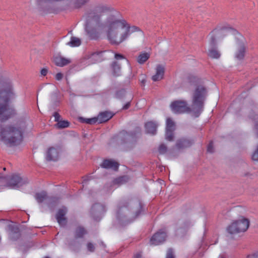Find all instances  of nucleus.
<instances>
[{
    "label": "nucleus",
    "mask_w": 258,
    "mask_h": 258,
    "mask_svg": "<svg viewBox=\"0 0 258 258\" xmlns=\"http://www.w3.org/2000/svg\"><path fill=\"white\" fill-rule=\"evenodd\" d=\"M106 28V36L112 44L118 45L140 29L131 26L121 13L113 7L101 4L90 10L85 16V30L89 37L97 39Z\"/></svg>",
    "instance_id": "obj_1"
},
{
    "label": "nucleus",
    "mask_w": 258,
    "mask_h": 258,
    "mask_svg": "<svg viewBox=\"0 0 258 258\" xmlns=\"http://www.w3.org/2000/svg\"><path fill=\"white\" fill-rule=\"evenodd\" d=\"M207 95V90L202 85L197 86L191 99V106L189 107L185 101L176 100L170 105L171 109L175 113H183L193 112L196 117H198L203 111L204 101Z\"/></svg>",
    "instance_id": "obj_2"
},
{
    "label": "nucleus",
    "mask_w": 258,
    "mask_h": 258,
    "mask_svg": "<svg viewBox=\"0 0 258 258\" xmlns=\"http://www.w3.org/2000/svg\"><path fill=\"white\" fill-rule=\"evenodd\" d=\"M0 119L6 120L16 114L15 110L9 105L11 99L15 97V93L11 80L7 78L0 79Z\"/></svg>",
    "instance_id": "obj_3"
},
{
    "label": "nucleus",
    "mask_w": 258,
    "mask_h": 258,
    "mask_svg": "<svg viewBox=\"0 0 258 258\" xmlns=\"http://www.w3.org/2000/svg\"><path fill=\"white\" fill-rule=\"evenodd\" d=\"M27 125L26 119H21L14 125H8L2 128L0 132L1 140L10 146L20 144L23 141V134Z\"/></svg>",
    "instance_id": "obj_4"
},
{
    "label": "nucleus",
    "mask_w": 258,
    "mask_h": 258,
    "mask_svg": "<svg viewBox=\"0 0 258 258\" xmlns=\"http://www.w3.org/2000/svg\"><path fill=\"white\" fill-rule=\"evenodd\" d=\"M234 30L230 27L216 28L213 30L209 34V43L210 48L209 49L208 56L213 58H219L220 53L215 47L216 39L222 38L225 36H227L232 33Z\"/></svg>",
    "instance_id": "obj_5"
},
{
    "label": "nucleus",
    "mask_w": 258,
    "mask_h": 258,
    "mask_svg": "<svg viewBox=\"0 0 258 258\" xmlns=\"http://www.w3.org/2000/svg\"><path fill=\"white\" fill-rule=\"evenodd\" d=\"M28 183L26 177H22L18 174H14L11 178L0 176V188L8 186L13 188H19Z\"/></svg>",
    "instance_id": "obj_6"
},
{
    "label": "nucleus",
    "mask_w": 258,
    "mask_h": 258,
    "mask_svg": "<svg viewBox=\"0 0 258 258\" xmlns=\"http://www.w3.org/2000/svg\"><path fill=\"white\" fill-rule=\"evenodd\" d=\"M249 226V221L244 217L233 221L227 228L230 234H237L246 231Z\"/></svg>",
    "instance_id": "obj_7"
},
{
    "label": "nucleus",
    "mask_w": 258,
    "mask_h": 258,
    "mask_svg": "<svg viewBox=\"0 0 258 258\" xmlns=\"http://www.w3.org/2000/svg\"><path fill=\"white\" fill-rule=\"evenodd\" d=\"M90 0H69L67 1L66 4L61 8H50L47 10L49 13H57L60 11L66 10H74L79 9L83 7L89 2Z\"/></svg>",
    "instance_id": "obj_8"
},
{
    "label": "nucleus",
    "mask_w": 258,
    "mask_h": 258,
    "mask_svg": "<svg viewBox=\"0 0 258 258\" xmlns=\"http://www.w3.org/2000/svg\"><path fill=\"white\" fill-rule=\"evenodd\" d=\"M114 114L111 112L105 111L100 112L97 117L91 118H81L82 122L88 124H93L96 123H102L111 119Z\"/></svg>",
    "instance_id": "obj_9"
},
{
    "label": "nucleus",
    "mask_w": 258,
    "mask_h": 258,
    "mask_svg": "<svg viewBox=\"0 0 258 258\" xmlns=\"http://www.w3.org/2000/svg\"><path fill=\"white\" fill-rule=\"evenodd\" d=\"M166 237V233L162 230H159L151 238L150 243L152 245H159L164 242Z\"/></svg>",
    "instance_id": "obj_10"
},
{
    "label": "nucleus",
    "mask_w": 258,
    "mask_h": 258,
    "mask_svg": "<svg viewBox=\"0 0 258 258\" xmlns=\"http://www.w3.org/2000/svg\"><path fill=\"white\" fill-rule=\"evenodd\" d=\"M66 213V208L63 207L62 208L59 209L56 215V220L60 226L65 225L67 223V219L64 217Z\"/></svg>",
    "instance_id": "obj_11"
},
{
    "label": "nucleus",
    "mask_w": 258,
    "mask_h": 258,
    "mask_svg": "<svg viewBox=\"0 0 258 258\" xmlns=\"http://www.w3.org/2000/svg\"><path fill=\"white\" fill-rule=\"evenodd\" d=\"M165 73V68L161 64H158L156 68V73L152 77L153 81L156 82L162 80Z\"/></svg>",
    "instance_id": "obj_12"
},
{
    "label": "nucleus",
    "mask_w": 258,
    "mask_h": 258,
    "mask_svg": "<svg viewBox=\"0 0 258 258\" xmlns=\"http://www.w3.org/2000/svg\"><path fill=\"white\" fill-rule=\"evenodd\" d=\"M58 157V152L56 149L51 147L48 149L46 158L47 161H56Z\"/></svg>",
    "instance_id": "obj_13"
},
{
    "label": "nucleus",
    "mask_w": 258,
    "mask_h": 258,
    "mask_svg": "<svg viewBox=\"0 0 258 258\" xmlns=\"http://www.w3.org/2000/svg\"><path fill=\"white\" fill-rule=\"evenodd\" d=\"M101 166L104 168H111L116 171L118 169L119 164L113 160L106 159L103 161Z\"/></svg>",
    "instance_id": "obj_14"
},
{
    "label": "nucleus",
    "mask_w": 258,
    "mask_h": 258,
    "mask_svg": "<svg viewBox=\"0 0 258 258\" xmlns=\"http://www.w3.org/2000/svg\"><path fill=\"white\" fill-rule=\"evenodd\" d=\"M145 127L147 133L155 135L156 133L157 124L154 121H148L145 124Z\"/></svg>",
    "instance_id": "obj_15"
},
{
    "label": "nucleus",
    "mask_w": 258,
    "mask_h": 258,
    "mask_svg": "<svg viewBox=\"0 0 258 258\" xmlns=\"http://www.w3.org/2000/svg\"><path fill=\"white\" fill-rule=\"evenodd\" d=\"M192 144V142L191 141L186 139H182L177 141L176 147L178 149H182L189 147Z\"/></svg>",
    "instance_id": "obj_16"
},
{
    "label": "nucleus",
    "mask_w": 258,
    "mask_h": 258,
    "mask_svg": "<svg viewBox=\"0 0 258 258\" xmlns=\"http://www.w3.org/2000/svg\"><path fill=\"white\" fill-rule=\"evenodd\" d=\"M54 61L57 66L61 67L71 62L69 59L60 56H55L54 58Z\"/></svg>",
    "instance_id": "obj_17"
},
{
    "label": "nucleus",
    "mask_w": 258,
    "mask_h": 258,
    "mask_svg": "<svg viewBox=\"0 0 258 258\" xmlns=\"http://www.w3.org/2000/svg\"><path fill=\"white\" fill-rule=\"evenodd\" d=\"M150 57V54L147 52L140 53L137 58V62L140 64H144Z\"/></svg>",
    "instance_id": "obj_18"
},
{
    "label": "nucleus",
    "mask_w": 258,
    "mask_h": 258,
    "mask_svg": "<svg viewBox=\"0 0 258 258\" xmlns=\"http://www.w3.org/2000/svg\"><path fill=\"white\" fill-rule=\"evenodd\" d=\"M81 40L77 37H72L71 40L67 43V44L71 47H77L81 45Z\"/></svg>",
    "instance_id": "obj_19"
},
{
    "label": "nucleus",
    "mask_w": 258,
    "mask_h": 258,
    "mask_svg": "<svg viewBox=\"0 0 258 258\" xmlns=\"http://www.w3.org/2000/svg\"><path fill=\"white\" fill-rule=\"evenodd\" d=\"M245 47L244 45H240L238 50L236 54V57L238 59H242L244 56Z\"/></svg>",
    "instance_id": "obj_20"
},
{
    "label": "nucleus",
    "mask_w": 258,
    "mask_h": 258,
    "mask_svg": "<svg viewBox=\"0 0 258 258\" xmlns=\"http://www.w3.org/2000/svg\"><path fill=\"white\" fill-rule=\"evenodd\" d=\"M86 233L87 232L84 228L79 226L76 230L75 236L77 238H82Z\"/></svg>",
    "instance_id": "obj_21"
},
{
    "label": "nucleus",
    "mask_w": 258,
    "mask_h": 258,
    "mask_svg": "<svg viewBox=\"0 0 258 258\" xmlns=\"http://www.w3.org/2000/svg\"><path fill=\"white\" fill-rule=\"evenodd\" d=\"M47 195L45 191H41L36 194L35 198L38 203H42L47 199Z\"/></svg>",
    "instance_id": "obj_22"
},
{
    "label": "nucleus",
    "mask_w": 258,
    "mask_h": 258,
    "mask_svg": "<svg viewBox=\"0 0 258 258\" xmlns=\"http://www.w3.org/2000/svg\"><path fill=\"white\" fill-rule=\"evenodd\" d=\"M112 69L113 71V74L115 76H117L119 75V73L120 71V67L119 64L116 62H114L112 64Z\"/></svg>",
    "instance_id": "obj_23"
},
{
    "label": "nucleus",
    "mask_w": 258,
    "mask_h": 258,
    "mask_svg": "<svg viewBox=\"0 0 258 258\" xmlns=\"http://www.w3.org/2000/svg\"><path fill=\"white\" fill-rule=\"evenodd\" d=\"M128 180V177L126 176H123L115 179L113 181L114 183L121 184L125 183Z\"/></svg>",
    "instance_id": "obj_24"
},
{
    "label": "nucleus",
    "mask_w": 258,
    "mask_h": 258,
    "mask_svg": "<svg viewBox=\"0 0 258 258\" xmlns=\"http://www.w3.org/2000/svg\"><path fill=\"white\" fill-rule=\"evenodd\" d=\"M174 130L166 129L165 139L168 141H172L174 138L173 132Z\"/></svg>",
    "instance_id": "obj_25"
},
{
    "label": "nucleus",
    "mask_w": 258,
    "mask_h": 258,
    "mask_svg": "<svg viewBox=\"0 0 258 258\" xmlns=\"http://www.w3.org/2000/svg\"><path fill=\"white\" fill-rule=\"evenodd\" d=\"M103 52H95L93 53L90 58L94 59L95 61H99L102 60L101 57Z\"/></svg>",
    "instance_id": "obj_26"
},
{
    "label": "nucleus",
    "mask_w": 258,
    "mask_h": 258,
    "mask_svg": "<svg viewBox=\"0 0 258 258\" xmlns=\"http://www.w3.org/2000/svg\"><path fill=\"white\" fill-rule=\"evenodd\" d=\"M70 123L67 120H60L55 124V126L58 128H63L69 126Z\"/></svg>",
    "instance_id": "obj_27"
},
{
    "label": "nucleus",
    "mask_w": 258,
    "mask_h": 258,
    "mask_svg": "<svg viewBox=\"0 0 258 258\" xmlns=\"http://www.w3.org/2000/svg\"><path fill=\"white\" fill-rule=\"evenodd\" d=\"M166 129L175 130V123L170 118H167L166 120Z\"/></svg>",
    "instance_id": "obj_28"
},
{
    "label": "nucleus",
    "mask_w": 258,
    "mask_h": 258,
    "mask_svg": "<svg viewBox=\"0 0 258 258\" xmlns=\"http://www.w3.org/2000/svg\"><path fill=\"white\" fill-rule=\"evenodd\" d=\"M159 152L160 154H164L167 151V147L164 144H161L158 149Z\"/></svg>",
    "instance_id": "obj_29"
},
{
    "label": "nucleus",
    "mask_w": 258,
    "mask_h": 258,
    "mask_svg": "<svg viewBox=\"0 0 258 258\" xmlns=\"http://www.w3.org/2000/svg\"><path fill=\"white\" fill-rule=\"evenodd\" d=\"M114 57L116 60H120V59H126V60L127 62H128V60L126 59L123 55L119 54V53H115Z\"/></svg>",
    "instance_id": "obj_30"
},
{
    "label": "nucleus",
    "mask_w": 258,
    "mask_h": 258,
    "mask_svg": "<svg viewBox=\"0 0 258 258\" xmlns=\"http://www.w3.org/2000/svg\"><path fill=\"white\" fill-rule=\"evenodd\" d=\"M166 258H174L172 249L169 248L168 249Z\"/></svg>",
    "instance_id": "obj_31"
},
{
    "label": "nucleus",
    "mask_w": 258,
    "mask_h": 258,
    "mask_svg": "<svg viewBox=\"0 0 258 258\" xmlns=\"http://www.w3.org/2000/svg\"><path fill=\"white\" fill-rule=\"evenodd\" d=\"M207 151L209 153H213L214 151V147L213 142H211L207 147Z\"/></svg>",
    "instance_id": "obj_32"
},
{
    "label": "nucleus",
    "mask_w": 258,
    "mask_h": 258,
    "mask_svg": "<svg viewBox=\"0 0 258 258\" xmlns=\"http://www.w3.org/2000/svg\"><path fill=\"white\" fill-rule=\"evenodd\" d=\"M87 249L89 251H90V252H93L95 250V247L94 246V245L91 243V242H89L87 244Z\"/></svg>",
    "instance_id": "obj_33"
},
{
    "label": "nucleus",
    "mask_w": 258,
    "mask_h": 258,
    "mask_svg": "<svg viewBox=\"0 0 258 258\" xmlns=\"http://www.w3.org/2000/svg\"><path fill=\"white\" fill-rule=\"evenodd\" d=\"M125 91L124 90H121L118 91L116 93V97L120 98L122 96H123L125 94Z\"/></svg>",
    "instance_id": "obj_34"
},
{
    "label": "nucleus",
    "mask_w": 258,
    "mask_h": 258,
    "mask_svg": "<svg viewBox=\"0 0 258 258\" xmlns=\"http://www.w3.org/2000/svg\"><path fill=\"white\" fill-rule=\"evenodd\" d=\"M63 78V74L61 73H58L55 75V78L57 81L61 80Z\"/></svg>",
    "instance_id": "obj_35"
},
{
    "label": "nucleus",
    "mask_w": 258,
    "mask_h": 258,
    "mask_svg": "<svg viewBox=\"0 0 258 258\" xmlns=\"http://www.w3.org/2000/svg\"><path fill=\"white\" fill-rule=\"evenodd\" d=\"M48 73V69L46 68H44L41 69L40 71L41 75L43 76H45Z\"/></svg>",
    "instance_id": "obj_36"
},
{
    "label": "nucleus",
    "mask_w": 258,
    "mask_h": 258,
    "mask_svg": "<svg viewBox=\"0 0 258 258\" xmlns=\"http://www.w3.org/2000/svg\"><path fill=\"white\" fill-rule=\"evenodd\" d=\"M53 116L54 117L55 121H57V122L59 121V119L60 118V116L58 113L55 112L53 114Z\"/></svg>",
    "instance_id": "obj_37"
},
{
    "label": "nucleus",
    "mask_w": 258,
    "mask_h": 258,
    "mask_svg": "<svg viewBox=\"0 0 258 258\" xmlns=\"http://www.w3.org/2000/svg\"><path fill=\"white\" fill-rule=\"evenodd\" d=\"M247 258H258V252L248 255Z\"/></svg>",
    "instance_id": "obj_38"
},
{
    "label": "nucleus",
    "mask_w": 258,
    "mask_h": 258,
    "mask_svg": "<svg viewBox=\"0 0 258 258\" xmlns=\"http://www.w3.org/2000/svg\"><path fill=\"white\" fill-rule=\"evenodd\" d=\"M130 106V102H127L126 104H125L123 106L122 108L123 109H127V108H129Z\"/></svg>",
    "instance_id": "obj_39"
},
{
    "label": "nucleus",
    "mask_w": 258,
    "mask_h": 258,
    "mask_svg": "<svg viewBox=\"0 0 258 258\" xmlns=\"http://www.w3.org/2000/svg\"><path fill=\"white\" fill-rule=\"evenodd\" d=\"M142 255L140 253H137L134 255V258H141Z\"/></svg>",
    "instance_id": "obj_40"
},
{
    "label": "nucleus",
    "mask_w": 258,
    "mask_h": 258,
    "mask_svg": "<svg viewBox=\"0 0 258 258\" xmlns=\"http://www.w3.org/2000/svg\"><path fill=\"white\" fill-rule=\"evenodd\" d=\"M255 130L258 132V122H256L254 126Z\"/></svg>",
    "instance_id": "obj_41"
},
{
    "label": "nucleus",
    "mask_w": 258,
    "mask_h": 258,
    "mask_svg": "<svg viewBox=\"0 0 258 258\" xmlns=\"http://www.w3.org/2000/svg\"><path fill=\"white\" fill-rule=\"evenodd\" d=\"M140 210L137 212L136 217H137L140 214Z\"/></svg>",
    "instance_id": "obj_42"
},
{
    "label": "nucleus",
    "mask_w": 258,
    "mask_h": 258,
    "mask_svg": "<svg viewBox=\"0 0 258 258\" xmlns=\"http://www.w3.org/2000/svg\"><path fill=\"white\" fill-rule=\"evenodd\" d=\"M218 258H225V257L224 255H219Z\"/></svg>",
    "instance_id": "obj_43"
},
{
    "label": "nucleus",
    "mask_w": 258,
    "mask_h": 258,
    "mask_svg": "<svg viewBox=\"0 0 258 258\" xmlns=\"http://www.w3.org/2000/svg\"><path fill=\"white\" fill-rule=\"evenodd\" d=\"M139 207H140V208L141 209V203H139Z\"/></svg>",
    "instance_id": "obj_44"
},
{
    "label": "nucleus",
    "mask_w": 258,
    "mask_h": 258,
    "mask_svg": "<svg viewBox=\"0 0 258 258\" xmlns=\"http://www.w3.org/2000/svg\"><path fill=\"white\" fill-rule=\"evenodd\" d=\"M144 82H145V81H144V80H143V81H142V83H144Z\"/></svg>",
    "instance_id": "obj_45"
},
{
    "label": "nucleus",
    "mask_w": 258,
    "mask_h": 258,
    "mask_svg": "<svg viewBox=\"0 0 258 258\" xmlns=\"http://www.w3.org/2000/svg\"><path fill=\"white\" fill-rule=\"evenodd\" d=\"M45 258H49L48 257H45Z\"/></svg>",
    "instance_id": "obj_46"
}]
</instances>
